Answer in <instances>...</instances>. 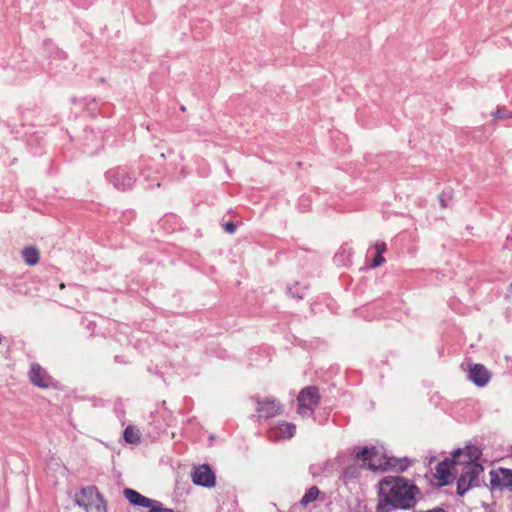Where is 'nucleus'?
<instances>
[{
  "label": "nucleus",
  "instance_id": "nucleus-12",
  "mask_svg": "<svg viewBox=\"0 0 512 512\" xmlns=\"http://www.w3.org/2000/svg\"><path fill=\"white\" fill-rule=\"evenodd\" d=\"M295 431L294 423L280 420L270 427L269 435L273 440L290 439L294 436Z\"/></svg>",
  "mask_w": 512,
  "mask_h": 512
},
{
  "label": "nucleus",
  "instance_id": "nucleus-10",
  "mask_svg": "<svg viewBox=\"0 0 512 512\" xmlns=\"http://www.w3.org/2000/svg\"><path fill=\"white\" fill-rule=\"evenodd\" d=\"M23 138L28 151L32 155L37 156L43 154L44 138L41 132L27 130L24 132Z\"/></svg>",
  "mask_w": 512,
  "mask_h": 512
},
{
  "label": "nucleus",
  "instance_id": "nucleus-51",
  "mask_svg": "<svg viewBox=\"0 0 512 512\" xmlns=\"http://www.w3.org/2000/svg\"><path fill=\"white\" fill-rule=\"evenodd\" d=\"M146 128H147L148 131H151V125H147Z\"/></svg>",
  "mask_w": 512,
  "mask_h": 512
},
{
  "label": "nucleus",
  "instance_id": "nucleus-35",
  "mask_svg": "<svg viewBox=\"0 0 512 512\" xmlns=\"http://www.w3.org/2000/svg\"><path fill=\"white\" fill-rule=\"evenodd\" d=\"M53 60H63V61H67L68 60V55L65 51L63 50H59V49H56L54 55H53Z\"/></svg>",
  "mask_w": 512,
  "mask_h": 512
},
{
  "label": "nucleus",
  "instance_id": "nucleus-34",
  "mask_svg": "<svg viewBox=\"0 0 512 512\" xmlns=\"http://www.w3.org/2000/svg\"><path fill=\"white\" fill-rule=\"evenodd\" d=\"M376 254H384L387 250V245L383 241H377L374 245Z\"/></svg>",
  "mask_w": 512,
  "mask_h": 512
},
{
  "label": "nucleus",
  "instance_id": "nucleus-25",
  "mask_svg": "<svg viewBox=\"0 0 512 512\" xmlns=\"http://www.w3.org/2000/svg\"><path fill=\"white\" fill-rule=\"evenodd\" d=\"M123 439L128 444H138L140 442L139 431L132 425H128L123 430Z\"/></svg>",
  "mask_w": 512,
  "mask_h": 512
},
{
  "label": "nucleus",
  "instance_id": "nucleus-42",
  "mask_svg": "<svg viewBox=\"0 0 512 512\" xmlns=\"http://www.w3.org/2000/svg\"><path fill=\"white\" fill-rule=\"evenodd\" d=\"M74 68H75V65H74L71 61H69V62L64 66V69H66V70H74Z\"/></svg>",
  "mask_w": 512,
  "mask_h": 512
},
{
  "label": "nucleus",
  "instance_id": "nucleus-20",
  "mask_svg": "<svg viewBox=\"0 0 512 512\" xmlns=\"http://www.w3.org/2000/svg\"><path fill=\"white\" fill-rule=\"evenodd\" d=\"M108 218L110 221L117 223L121 226L129 225L135 219V212L133 210L117 211L113 210L109 212Z\"/></svg>",
  "mask_w": 512,
  "mask_h": 512
},
{
  "label": "nucleus",
  "instance_id": "nucleus-2",
  "mask_svg": "<svg viewBox=\"0 0 512 512\" xmlns=\"http://www.w3.org/2000/svg\"><path fill=\"white\" fill-rule=\"evenodd\" d=\"M352 454L354 460L362 461V466H366L367 470L372 472H386L389 470L404 472L412 463V460L407 456L397 458L394 456L383 455L382 461L377 464L373 461V459L378 455V450L375 446L354 448Z\"/></svg>",
  "mask_w": 512,
  "mask_h": 512
},
{
  "label": "nucleus",
  "instance_id": "nucleus-53",
  "mask_svg": "<svg viewBox=\"0 0 512 512\" xmlns=\"http://www.w3.org/2000/svg\"><path fill=\"white\" fill-rule=\"evenodd\" d=\"M507 126H508V127H512V123H509Z\"/></svg>",
  "mask_w": 512,
  "mask_h": 512
},
{
  "label": "nucleus",
  "instance_id": "nucleus-3",
  "mask_svg": "<svg viewBox=\"0 0 512 512\" xmlns=\"http://www.w3.org/2000/svg\"><path fill=\"white\" fill-rule=\"evenodd\" d=\"M320 393L317 386L310 385L302 388L297 396V413L302 418H310L320 402Z\"/></svg>",
  "mask_w": 512,
  "mask_h": 512
},
{
  "label": "nucleus",
  "instance_id": "nucleus-49",
  "mask_svg": "<svg viewBox=\"0 0 512 512\" xmlns=\"http://www.w3.org/2000/svg\"><path fill=\"white\" fill-rule=\"evenodd\" d=\"M194 419H195L194 417L189 418V419L187 420V422H188V423H191V422H193V420H194Z\"/></svg>",
  "mask_w": 512,
  "mask_h": 512
},
{
  "label": "nucleus",
  "instance_id": "nucleus-43",
  "mask_svg": "<svg viewBox=\"0 0 512 512\" xmlns=\"http://www.w3.org/2000/svg\"><path fill=\"white\" fill-rule=\"evenodd\" d=\"M114 360H115V362H117V363H126V362L124 361L123 357H122V356H120V355H116V356L114 357Z\"/></svg>",
  "mask_w": 512,
  "mask_h": 512
},
{
  "label": "nucleus",
  "instance_id": "nucleus-46",
  "mask_svg": "<svg viewBox=\"0 0 512 512\" xmlns=\"http://www.w3.org/2000/svg\"><path fill=\"white\" fill-rule=\"evenodd\" d=\"M145 162V157L144 156H141L140 157V163L143 164Z\"/></svg>",
  "mask_w": 512,
  "mask_h": 512
},
{
  "label": "nucleus",
  "instance_id": "nucleus-36",
  "mask_svg": "<svg viewBox=\"0 0 512 512\" xmlns=\"http://www.w3.org/2000/svg\"><path fill=\"white\" fill-rule=\"evenodd\" d=\"M72 1L75 6H77L79 8H83V9L89 8L93 3V0H87L85 2H82L81 0H72Z\"/></svg>",
  "mask_w": 512,
  "mask_h": 512
},
{
  "label": "nucleus",
  "instance_id": "nucleus-28",
  "mask_svg": "<svg viewBox=\"0 0 512 512\" xmlns=\"http://www.w3.org/2000/svg\"><path fill=\"white\" fill-rule=\"evenodd\" d=\"M86 512H107V502L102 495L97 500L92 501L89 505L84 507Z\"/></svg>",
  "mask_w": 512,
  "mask_h": 512
},
{
  "label": "nucleus",
  "instance_id": "nucleus-31",
  "mask_svg": "<svg viewBox=\"0 0 512 512\" xmlns=\"http://www.w3.org/2000/svg\"><path fill=\"white\" fill-rule=\"evenodd\" d=\"M453 196V191L450 188L444 189L438 196L439 203L441 208H447V200L451 199Z\"/></svg>",
  "mask_w": 512,
  "mask_h": 512
},
{
  "label": "nucleus",
  "instance_id": "nucleus-22",
  "mask_svg": "<svg viewBox=\"0 0 512 512\" xmlns=\"http://www.w3.org/2000/svg\"><path fill=\"white\" fill-rule=\"evenodd\" d=\"M22 257L28 266H34L39 262L40 252L36 246H26L22 250Z\"/></svg>",
  "mask_w": 512,
  "mask_h": 512
},
{
  "label": "nucleus",
  "instance_id": "nucleus-8",
  "mask_svg": "<svg viewBox=\"0 0 512 512\" xmlns=\"http://www.w3.org/2000/svg\"><path fill=\"white\" fill-rule=\"evenodd\" d=\"M29 378L31 383L39 388L47 389L53 386V378L38 363L31 364Z\"/></svg>",
  "mask_w": 512,
  "mask_h": 512
},
{
  "label": "nucleus",
  "instance_id": "nucleus-47",
  "mask_svg": "<svg viewBox=\"0 0 512 512\" xmlns=\"http://www.w3.org/2000/svg\"><path fill=\"white\" fill-rule=\"evenodd\" d=\"M92 326H94V324H93L92 322H89V324H88V328H89V329H92Z\"/></svg>",
  "mask_w": 512,
  "mask_h": 512
},
{
  "label": "nucleus",
  "instance_id": "nucleus-29",
  "mask_svg": "<svg viewBox=\"0 0 512 512\" xmlns=\"http://www.w3.org/2000/svg\"><path fill=\"white\" fill-rule=\"evenodd\" d=\"M494 119L496 120H509L512 119V111L506 108L505 106H497L496 110L491 113Z\"/></svg>",
  "mask_w": 512,
  "mask_h": 512
},
{
  "label": "nucleus",
  "instance_id": "nucleus-13",
  "mask_svg": "<svg viewBox=\"0 0 512 512\" xmlns=\"http://www.w3.org/2000/svg\"><path fill=\"white\" fill-rule=\"evenodd\" d=\"M101 496L102 494L95 485H89L82 487L80 491L76 493L75 502L79 507L84 508Z\"/></svg>",
  "mask_w": 512,
  "mask_h": 512
},
{
  "label": "nucleus",
  "instance_id": "nucleus-6",
  "mask_svg": "<svg viewBox=\"0 0 512 512\" xmlns=\"http://www.w3.org/2000/svg\"><path fill=\"white\" fill-rule=\"evenodd\" d=\"M490 489L491 491H512V470L504 467L492 469L490 471Z\"/></svg>",
  "mask_w": 512,
  "mask_h": 512
},
{
  "label": "nucleus",
  "instance_id": "nucleus-38",
  "mask_svg": "<svg viewBox=\"0 0 512 512\" xmlns=\"http://www.w3.org/2000/svg\"><path fill=\"white\" fill-rule=\"evenodd\" d=\"M305 506L304 505H301V502L299 501L298 503H295L293 504L288 512H303Z\"/></svg>",
  "mask_w": 512,
  "mask_h": 512
},
{
  "label": "nucleus",
  "instance_id": "nucleus-11",
  "mask_svg": "<svg viewBox=\"0 0 512 512\" xmlns=\"http://www.w3.org/2000/svg\"><path fill=\"white\" fill-rule=\"evenodd\" d=\"M468 378L477 387H485L491 378L490 372L480 363H474L469 366Z\"/></svg>",
  "mask_w": 512,
  "mask_h": 512
},
{
  "label": "nucleus",
  "instance_id": "nucleus-40",
  "mask_svg": "<svg viewBox=\"0 0 512 512\" xmlns=\"http://www.w3.org/2000/svg\"><path fill=\"white\" fill-rule=\"evenodd\" d=\"M148 372L151 373V374H155V375H157L159 377H163L162 372L160 370H158L157 367H155V368L148 367Z\"/></svg>",
  "mask_w": 512,
  "mask_h": 512
},
{
  "label": "nucleus",
  "instance_id": "nucleus-14",
  "mask_svg": "<svg viewBox=\"0 0 512 512\" xmlns=\"http://www.w3.org/2000/svg\"><path fill=\"white\" fill-rule=\"evenodd\" d=\"M158 227L165 233H172L181 227L180 218L174 213H166L159 221Z\"/></svg>",
  "mask_w": 512,
  "mask_h": 512
},
{
  "label": "nucleus",
  "instance_id": "nucleus-32",
  "mask_svg": "<svg viewBox=\"0 0 512 512\" xmlns=\"http://www.w3.org/2000/svg\"><path fill=\"white\" fill-rule=\"evenodd\" d=\"M222 228L227 234H234L236 232L237 225L234 221L228 220L222 224Z\"/></svg>",
  "mask_w": 512,
  "mask_h": 512
},
{
  "label": "nucleus",
  "instance_id": "nucleus-16",
  "mask_svg": "<svg viewBox=\"0 0 512 512\" xmlns=\"http://www.w3.org/2000/svg\"><path fill=\"white\" fill-rule=\"evenodd\" d=\"M482 455L483 453L480 446L468 444L462 449L459 463L479 462Z\"/></svg>",
  "mask_w": 512,
  "mask_h": 512
},
{
  "label": "nucleus",
  "instance_id": "nucleus-19",
  "mask_svg": "<svg viewBox=\"0 0 512 512\" xmlns=\"http://www.w3.org/2000/svg\"><path fill=\"white\" fill-rule=\"evenodd\" d=\"M466 471L460 475H466V479L479 487V475L484 471V466L480 462L462 463Z\"/></svg>",
  "mask_w": 512,
  "mask_h": 512
},
{
  "label": "nucleus",
  "instance_id": "nucleus-45",
  "mask_svg": "<svg viewBox=\"0 0 512 512\" xmlns=\"http://www.w3.org/2000/svg\"><path fill=\"white\" fill-rule=\"evenodd\" d=\"M159 156H160V158L164 159L166 157V154H165V152H160Z\"/></svg>",
  "mask_w": 512,
  "mask_h": 512
},
{
  "label": "nucleus",
  "instance_id": "nucleus-21",
  "mask_svg": "<svg viewBox=\"0 0 512 512\" xmlns=\"http://www.w3.org/2000/svg\"><path fill=\"white\" fill-rule=\"evenodd\" d=\"M4 285L11 291L19 294L27 293V283L23 276L15 278H5Z\"/></svg>",
  "mask_w": 512,
  "mask_h": 512
},
{
  "label": "nucleus",
  "instance_id": "nucleus-30",
  "mask_svg": "<svg viewBox=\"0 0 512 512\" xmlns=\"http://www.w3.org/2000/svg\"><path fill=\"white\" fill-rule=\"evenodd\" d=\"M312 205V199L310 195L303 194L298 198L297 209L301 213L310 211Z\"/></svg>",
  "mask_w": 512,
  "mask_h": 512
},
{
  "label": "nucleus",
  "instance_id": "nucleus-17",
  "mask_svg": "<svg viewBox=\"0 0 512 512\" xmlns=\"http://www.w3.org/2000/svg\"><path fill=\"white\" fill-rule=\"evenodd\" d=\"M352 249L348 245H342L333 257V262L339 267H349L352 264Z\"/></svg>",
  "mask_w": 512,
  "mask_h": 512
},
{
  "label": "nucleus",
  "instance_id": "nucleus-4",
  "mask_svg": "<svg viewBox=\"0 0 512 512\" xmlns=\"http://www.w3.org/2000/svg\"><path fill=\"white\" fill-rule=\"evenodd\" d=\"M462 448H457L451 452V457H446L436 465V472L432 476L438 480L437 487H444L454 482L455 476L452 470L459 464Z\"/></svg>",
  "mask_w": 512,
  "mask_h": 512
},
{
  "label": "nucleus",
  "instance_id": "nucleus-24",
  "mask_svg": "<svg viewBox=\"0 0 512 512\" xmlns=\"http://www.w3.org/2000/svg\"><path fill=\"white\" fill-rule=\"evenodd\" d=\"M307 289L308 286L306 284H301L300 282H295L293 285H289L287 287L290 296L297 300L305 298Z\"/></svg>",
  "mask_w": 512,
  "mask_h": 512
},
{
  "label": "nucleus",
  "instance_id": "nucleus-41",
  "mask_svg": "<svg viewBox=\"0 0 512 512\" xmlns=\"http://www.w3.org/2000/svg\"><path fill=\"white\" fill-rule=\"evenodd\" d=\"M314 421H317L320 425H324L327 421V417H324V418H321V419H317V417L315 416V414L312 416Z\"/></svg>",
  "mask_w": 512,
  "mask_h": 512
},
{
  "label": "nucleus",
  "instance_id": "nucleus-33",
  "mask_svg": "<svg viewBox=\"0 0 512 512\" xmlns=\"http://www.w3.org/2000/svg\"><path fill=\"white\" fill-rule=\"evenodd\" d=\"M385 262V258L382 254H376L371 262L372 268H377Z\"/></svg>",
  "mask_w": 512,
  "mask_h": 512
},
{
  "label": "nucleus",
  "instance_id": "nucleus-39",
  "mask_svg": "<svg viewBox=\"0 0 512 512\" xmlns=\"http://www.w3.org/2000/svg\"><path fill=\"white\" fill-rule=\"evenodd\" d=\"M7 127L10 129V133L14 135L15 139H18L21 136L20 130L17 129L15 126L7 125Z\"/></svg>",
  "mask_w": 512,
  "mask_h": 512
},
{
  "label": "nucleus",
  "instance_id": "nucleus-26",
  "mask_svg": "<svg viewBox=\"0 0 512 512\" xmlns=\"http://www.w3.org/2000/svg\"><path fill=\"white\" fill-rule=\"evenodd\" d=\"M340 465L341 458L339 456L333 459H328L321 466V472H323V474L327 476H330L333 474L334 471H336L340 467Z\"/></svg>",
  "mask_w": 512,
  "mask_h": 512
},
{
  "label": "nucleus",
  "instance_id": "nucleus-9",
  "mask_svg": "<svg viewBox=\"0 0 512 512\" xmlns=\"http://www.w3.org/2000/svg\"><path fill=\"white\" fill-rule=\"evenodd\" d=\"M282 406L274 398L258 399L256 402V411L259 418H272L280 413Z\"/></svg>",
  "mask_w": 512,
  "mask_h": 512
},
{
  "label": "nucleus",
  "instance_id": "nucleus-44",
  "mask_svg": "<svg viewBox=\"0 0 512 512\" xmlns=\"http://www.w3.org/2000/svg\"><path fill=\"white\" fill-rule=\"evenodd\" d=\"M140 261H144L145 263H150L151 259L141 257Z\"/></svg>",
  "mask_w": 512,
  "mask_h": 512
},
{
  "label": "nucleus",
  "instance_id": "nucleus-37",
  "mask_svg": "<svg viewBox=\"0 0 512 512\" xmlns=\"http://www.w3.org/2000/svg\"><path fill=\"white\" fill-rule=\"evenodd\" d=\"M309 472L314 478L323 474V472H321V467H317L316 465H310Z\"/></svg>",
  "mask_w": 512,
  "mask_h": 512
},
{
  "label": "nucleus",
  "instance_id": "nucleus-50",
  "mask_svg": "<svg viewBox=\"0 0 512 512\" xmlns=\"http://www.w3.org/2000/svg\"><path fill=\"white\" fill-rule=\"evenodd\" d=\"M152 19H153V17H152V16H150V17L147 19V21H146V22H151V21H152Z\"/></svg>",
  "mask_w": 512,
  "mask_h": 512
},
{
  "label": "nucleus",
  "instance_id": "nucleus-23",
  "mask_svg": "<svg viewBox=\"0 0 512 512\" xmlns=\"http://www.w3.org/2000/svg\"><path fill=\"white\" fill-rule=\"evenodd\" d=\"M478 487L471 481L466 479V475H460L456 482V494L459 497H463L471 488Z\"/></svg>",
  "mask_w": 512,
  "mask_h": 512
},
{
  "label": "nucleus",
  "instance_id": "nucleus-5",
  "mask_svg": "<svg viewBox=\"0 0 512 512\" xmlns=\"http://www.w3.org/2000/svg\"><path fill=\"white\" fill-rule=\"evenodd\" d=\"M106 180L119 191H129L133 188L136 177L127 166H117L105 172Z\"/></svg>",
  "mask_w": 512,
  "mask_h": 512
},
{
  "label": "nucleus",
  "instance_id": "nucleus-15",
  "mask_svg": "<svg viewBox=\"0 0 512 512\" xmlns=\"http://www.w3.org/2000/svg\"><path fill=\"white\" fill-rule=\"evenodd\" d=\"M250 365L260 366L271 361L269 355V347H255L249 353Z\"/></svg>",
  "mask_w": 512,
  "mask_h": 512
},
{
  "label": "nucleus",
  "instance_id": "nucleus-1",
  "mask_svg": "<svg viewBox=\"0 0 512 512\" xmlns=\"http://www.w3.org/2000/svg\"><path fill=\"white\" fill-rule=\"evenodd\" d=\"M377 488L376 512L413 509L420 495L419 487L403 476H385L378 482Z\"/></svg>",
  "mask_w": 512,
  "mask_h": 512
},
{
  "label": "nucleus",
  "instance_id": "nucleus-52",
  "mask_svg": "<svg viewBox=\"0 0 512 512\" xmlns=\"http://www.w3.org/2000/svg\"><path fill=\"white\" fill-rule=\"evenodd\" d=\"M135 18H136V22H140L137 15H135Z\"/></svg>",
  "mask_w": 512,
  "mask_h": 512
},
{
  "label": "nucleus",
  "instance_id": "nucleus-7",
  "mask_svg": "<svg viewBox=\"0 0 512 512\" xmlns=\"http://www.w3.org/2000/svg\"><path fill=\"white\" fill-rule=\"evenodd\" d=\"M191 477L196 486L212 488L216 485V474L209 464L194 466Z\"/></svg>",
  "mask_w": 512,
  "mask_h": 512
},
{
  "label": "nucleus",
  "instance_id": "nucleus-48",
  "mask_svg": "<svg viewBox=\"0 0 512 512\" xmlns=\"http://www.w3.org/2000/svg\"><path fill=\"white\" fill-rule=\"evenodd\" d=\"M180 110H181V111H183V112H185V111H186L185 106H183V105H182V106L180 107Z\"/></svg>",
  "mask_w": 512,
  "mask_h": 512
},
{
  "label": "nucleus",
  "instance_id": "nucleus-27",
  "mask_svg": "<svg viewBox=\"0 0 512 512\" xmlns=\"http://www.w3.org/2000/svg\"><path fill=\"white\" fill-rule=\"evenodd\" d=\"M320 494L321 491L317 486H311L300 499L301 505L306 507L309 503L317 500Z\"/></svg>",
  "mask_w": 512,
  "mask_h": 512
},
{
  "label": "nucleus",
  "instance_id": "nucleus-18",
  "mask_svg": "<svg viewBox=\"0 0 512 512\" xmlns=\"http://www.w3.org/2000/svg\"><path fill=\"white\" fill-rule=\"evenodd\" d=\"M359 464H350L342 469L341 479L344 484L352 482L360 477L361 470L367 469L366 466H362V461Z\"/></svg>",
  "mask_w": 512,
  "mask_h": 512
}]
</instances>
